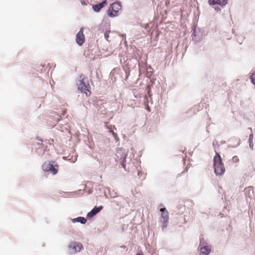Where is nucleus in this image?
<instances>
[{"instance_id": "f257e3e1", "label": "nucleus", "mask_w": 255, "mask_h": 255, "mask_svg": "<svg viewBox=\"0 0 255 255\" xmlns=\"http://www.w3.org/2000/svg\"><path fill=\"white\" fill-rule=\"evenodd\" d=\"M214 168L215 173L217 176L222 175L225 171L221 156L217 152H216V155L214 157Z\"/></svg>"}, {"instance_id": "f03ea898", "label": "nucleus", "mask_w": 255, "mask_h": 255, "mask_svg": "<svg viewBox=\"0 0 255 255\" xmlns=\"http://www.w3.org/2000/svg\"><path fill=\"white\" fill-rule=\"evenodd\" d=\"M80 83L78 84V89L82 92L84 93L87 96H90L91 92L90 91V86L88 83L87 78L83 75L80 76Z\"/></svg>"}, {"instance_id": "7ed1b4c3", "label": "nucleus", "mask_w": 255, "mask_h": 255, "mask_svg": "<svg viewBox=\"0 0 255 255\" xmlns=\"http://www.w3.org/2000/svg\"><path fill=\"white\" fill-rule=\"evenodd\" d=\"M122 9V6L118 2H114L111 4L109 10L108 15L111 17L118 15V12Z\"/></svg>"}, {"instance_id": "20e7f679", "label": "nucleus", "mask_w": 255, "mask_h": 255, "mask_svg": "<svg viewBox=\"0 0 255 255\" xmlns=\"http://www.w3.org/2000/svg\"><path fill=\"white\" fill-rule=\"evenodd\" d=\"M160 211L161 212V215L160 217V221L163 223L162 229L167 227L168 220L169 215L168 212L165 208H161Z\"/></svg>"}, {"instance_id": "39448f33", "label": "nucleus", "mask_w": 255, "mask_h": 255, "mask_svg": "<svg viewBox=\"0 0 255 255\" xmlns=\"http://www.w3.org/2000/svg\"><path fill=\"white\" fill-rule=\"evenodd\" d=\"M70 252L71 254H75L81 251L83 248V245L81 243L73 242L71 243L69 246Z\"/></svg>"}, {"instance_id": "423d86ee", "label": "nucleus", "mask_w": 255, "mask_h": 255, "mask_svg": "<svg viewBox=\"0 0 255 255\" xmlns=\"http://www.w3.org/2000/svg\"><path fill=\"white\" fill-rule=\"evenodd\" d=\"M42 169L44 171L51 172L53 175L56 174L57 172V170L54 167L51 162L44 163L42 165Z\"/></svg>"}, {"instance_id": "0eeeda50", "label": "nucleus", "mask_w": 255, "mask_h": 255, "mask_svg": "<svg viewBox=\"0 0 255 255\" xmlns=\"http://www.w3.org/2000/svg\"><path fill=\"white\" fill-rule=\"evenodd\" d=\"M84 28L82 27L80 28L79 31L77 33L76 37V42L80 45L81 46L85 42V35L84 34Z\"/></svg>"}, {"instance_id": "6e6552de", "label": "nucleus", "mask_w": 255, "mask_h": 255, "mask_svg": "<svg viewBox=\"0 0 255 255\" xmlns=\"http://www.w3.org/2000/svg\"><path fill=\"white\" fill-rule=\"evenodd\" d=\"M228 0H208L210 5L219 4L221 6H224L228 3Z\"/></svg>"}, {"instance_id": "1a4fd4ad", "label": "nucleus", "mask_w": 255, "mask_h": 255, "mask_svg": "<svg viewBox=\"0 0 255 255\" xmlns=\"http://www.w3.org/2000/svg\"><path fill=\"white\" fill-rule=\"evenodd\" d=\"M102 209H103L102 206H100L99 207H95L91 210V212H90L89 213H88L87 214V217L91 218V217H93L94 216L96 215L98 213H99Z\"/></svg>"}, {"instance_id": "9d476101", "label": "nucleus", "mask_w": 255, "mask_h": 255, "mask_svg": "<svg viewBox=\"0 0 255 255\" xmlns=\"http://www.w3.org/2000/svg\"><path fill=\"white\" fill-rule=\"evenodd\" d=\"M107 4V0H104L102 2H101L98 4H95L93 5V9L96 12H99L102 8H103L105 5Z\"/></svg>"}, {"instance_id": "9b49d317", "label": "nucleus", "mask_w": 255, "mask_h": 255, "mask_svg": "<svg viewBox=\"0 0 255 255\" xmlns=\"http://www.w3.org/2000/svg\"><path fill=\"white\" fill-rule=\"evenodd\" d=\"M210 248L208 246H206L200 248L199 255H208L210 253Z\"/></svg>"}, {"instance_id": "f8f14e48", "label": "nucleus", "mask_w": 255, "mask_h": 255, "mask_svg": "<svg viewBox=\"0 0 255 255\" xmlns=\"http://www.w3.org/2000/svg\"><path fill=\"white\" fill-rule=\"evenodd\" d=\"M73 222H80L82 224H85L87 222V220L84 217H79L73 219Z\"/></svg>"}, {"instance_id": "ddd939ff", "label": "nucleus", "mask_w": 255, "mask_h": 255, "mask_svg": "<svg viewBox=\"0 0 255 255\" xmlns=\"http://www.w3.org/2000/svg\"><path fill=\"white\" fill-rule=\"evenodd\" d=\"M253 134H251L250 135V137H249V144H250V146L252 148H253V145H254V144L253 142Z\"/></svg>"}, {"instance_id": "4468645a", "label": "nucleus", "mask_w": 255, "mask_h": 255, "mask_svg": "<svg viewBox=\"0 0 255 255\" xmlns=\"http://www.w3.org/2000/svg\"><path fill=\"white\" fill-rule=\"evenodd\" d=\"M250 79L252 82L255 85V72L251 75Z\"/></svg>"}, {"instance_id": "2eb2a0df", "label": "nucleus", "mask_w": 255, "mask_h": 255, "mask_svg": "<svg viewBox=\"0 0 255 255\" xmlns=\"http://www.w3.org/2000/svg\"><path fill=\"white\" fill-rule=\"evenodd\" d=\"M233 160L235 162H237L239 161V159L237 156H235L233 157Z\"/></svg>"}, {"instance_id": "dca6fc26", "label": "nucleus", "mask_w": 255, "mask_h": 255, "mask_svg": "<svg viewBox=\"0 0 255 255\" xmlns=\"http://www.w3.org/2000/svg\"><path fill=\"white\" fill-rule=\"evenodd\" d=\"M122 166L125 169L126 168V164L124 163V162H123L122 163Z\"/></svg>"}, {"instance_id": "f3484780", "label": "nucleus", "mask_w": 255, "mask_h": 255, "mask_svg": "<svg viewBox=\"0 0 255 255\" xmlns=\"http://www.w3.org/2000/svg\"><path fill=\"white\" fill-rule=\"evenodd\" d=\"M112 133H113V135H114V137L117 136V134L116 133H115L113 131H112Z\"/></svg>"}, {"instance_id": "a211bd4d", "label": "nucleus", "mask_w": 255, "mask_h": 255, "mask_svg": "<svg viewBox=\"0 0 255 255\" xmlns=\"http://www.w3.org/2000/svg\"><path fill=\"white\" fill-rule=\"evenodd\" d=\"M105 36L106 37H108V35H106V34H105Z\"/></svg>"}, {"instance_id": "6ab92c4d", "label": "nucleus", "mask_w": 255, "mask_h": 255, "mask_svg": "<svg viewBox=\"0 0 255 255\" xmlns=\"http://www.w3.org/2000/svg\"><path fill=\"white\" fill-rule=\"evenodd\" d=\"M105 36L106 37H108V35H106V34H105Z\"/></svg>"}, {"instance_id": "aec40b11", "label": "nucleus", "mask_w": 255, "mask_h": 255, "mask_svg": "<svg viewBox=\"0 0 255 255\" xmlns=\"http://www.w3.org/2000/svg\"><path fill=\"white\" fill-rule=\"evenodd\" d=\"M105 36L106 37H108V35H106V34H105Z\"/></svg>"}]
</instances>
